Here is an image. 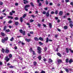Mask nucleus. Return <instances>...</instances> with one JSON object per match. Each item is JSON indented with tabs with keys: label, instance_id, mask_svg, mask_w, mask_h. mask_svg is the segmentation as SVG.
<instances>
[{
	"label": "nucleus",
	"instance_id": "nucleus-1",
	"mask_svg": "<svg viewBox=\"0 0 73 73\" xmlns=\"http://www.w3.org/2000/svg\"><path fill=\"white\" fill-rule=\"evenodd\" d=\"M8 37H6V38H4V39H2L1 42L3 43H4L5 41H8Z\"/></svg>",
	"mask_w": 73,
	"mask_h": 73
},
{
	"label": "nucleus",
	"instance_id": "nucleus-2",
	"mask_svg": "<svg viewBox=\"0 0 73 73\" xmlns=\"http://www.w3.org/2000/svg\"><path fill=\"white\" fill-rule=\"evenodd\" d=\"M38 50L37 52L38 54H41V48L40 47H38L37 48Z\"/></svg>",
	"mask_w": 73,
	"mask_h": 73
},
{
	"label": "nucleus",
	"instance_id": "nucleus-3",
	"mask_svg": "<svg viewBox=\"0 0 73 73\" xmlns=\"http://www.w3.org/2000/svg\"><path fill=\"white\" fill-rule=\"evenodd\" d=\"M19 32L21 33H22L23 36L25 35V31H23V30H19Z\"/></svg>",
	"mask_w": 73,
	"mask_h": 73
},
{
	"label": "nucleus",
	"instance_id": "nucleus-4",
	"mask_svg": "<svg viewBox=\"0 0 73 73\" xmlns=\"http://www.w3.org/2000/svg\"><path fill=\"white\" fill-rule=\"evenodd\" d=\"M5 60H6V62H8V61L10 60V58H8V56H7L5 58Z\"/></svg>",
	"mask_w": 73,
	"mask_h": 73
},
{
	"label": "nucleus",
	"instance_id": "nucleus-5",
	"mask_svg": "<svg viewBox=\"0 0 73 73\" xmlns=\"http://www.w3.org/2000/svg\"><path fill=\"white\" fill-rule=\"evenodd\" d=\"M7 49L8 48L7 47L6 49L5 50V53H7V54H8V53H9V50Z\"/></svg>",
	"mask_w": 73,
	"mask_h": 73
},
{
	"label": "nucleus",
	"instance_id": "nucleus-6",
	"mask_svg": "<svg viewBox=\"0 0 73 73\" xmlns=\"http://www.w3.org/2000/svg\"><path fill=\"white\" fill-rule=\"evenodd\" d=\"M25 41H27L28 42H29L31 41V40L30 39H28L27 38H26L25 39Z\"/></svg>",
	"mask_w": 73,
	"mask_h": 73
},
{
	"label": "nucleus",
	"instance_id": "nucleus-7",
	"mask_svg": "<svg viewBox=\"0 0 73 73\" xmlns=\"http://www.w3.org/2000/svg\"><path fill=\"white\" fill-rule=\"evenodd\" d=\"M63 14V12L62 11H59V15L60 16H62Z\"/></svg>",
	"mask_w": 73,
	"mask_h": 73
},
{
	"label": "nucleus",
	"instance_id": "nucleus-8",
	"mask_svg": "<svg viewBox=\"0 0 73 73\" xmlns=\"http://www.w3.org/2000/svg\"><path fill=\"white\" fill-rule=\"evenodd\" d=\"M34 66H36L37 65V62L36 61H34L33 62Z\"/></svg>",
	"mask_w": 73,
	"mask_h": 73
},
{
	"label": "nucleus",
	"instance_id": "nucleus-9",
	"mask_svg": "<svg viewBox=\"0 0 73 73\" xmlns=\"http://www.w3.org/2000/svg\"><path fill=\"white\" fill-rule=\"evenodd\" d=\"M23 0V1H24V2H23V3L25 4H26V3H28V1H26V0Z\"/></svg>",
	"mask_w": 73,
	"mask_h": 73
},
{
	"label": "nucleus",
	"instance_id": "nucleus-10",
	"mask_svg": "<svg viewBox=\"0 0 73 73\" xmlns=\"http://www.w3.org/2000/svg\"><path fill=\"white\" fill-rule=\"evenodd\" d=\"M38 58L39 59V61H40L41 60V58H42L41 57V56H38Z\"/></svg>",
	"mask_w": 73,
	"mask_h": 73
},
{
	"label": "nucleus",
	"instance_id": "nucleus-11",
	"mask_svg": "<svg viewBox=\"0 0 73 73\" xmlns=\"http://www.w3.org/2000/svg\"><path fill=\"white\" fill-rule=\"evenodd\" d=\"M34 39L35 41H39V40L38 38H37V37H35L34 38Z\"/></svg>",
	"mask_w": 73,
	"mask_h": 73
},
{
	"label": "nucleus",
	"instance_id": "nucleus-12",
	"mask_svg": "<svg viewBox=\"0 0 73 73\" xmlns=\"http://www.w3.org/2000/svg\"><path fill=\"white\" fill-rule=\"evenodd\" d=\"M48 26L50 28H52V24H51V23H49Z\"/></svg>",
	"mask_w": 73,
	"mask_h": 73
},
{
	"label": "nucleus",
	"instance_id": "nucleus-13",
	"mask_svg": "<svg viewBox=\"0 0 73 73\" xmlns=\"http://www.w3.org/2000/svg\"><path fill=\"white\" fill-rule=\"evenodd\" d=\"M66 52L67 53H69V49L68 48H66Z\"/></svg>",
	"mask_w": 73,
	"mask_h": 73
},
{
	"label": "nucleus",
	"instance_id": "nucleus-14",
	"mask_svg": "<svg viewBox=\"0 0 73 73\" xmlns=\"http://www.w3.org/2000/svg\"><path fill=\"white\" fill-rule=\"evenodd\" d=\"M29 7H30V5H26L25 6V8H29Z\"/></svg>",
	"mask_w": 73,
	"mask_h": 73
},
{
	"label": "nucleus",
	"instance_id": "nucleus-15",
	"mask_svg": "<svg viewBox=\"0 0 73 73\" xmlns=\"http://www.w3.org/2000/svg\"><path fill=\"white\" fill-rule=\"evenodd\" d=\"M49 13L48 12L46 13V17H49Z\"/></svg>",
	"mask_w": 73,
	"mask_h": 73
},
{
	"label": "nucleus",
	"instance_id": "nucleus-16",
	"mask_svg": "<svg viewBox=\"0 0 73 73\" xmlns=\"http://www.w3.org/2000/svg\"><path fill=\"white\" fill-rule=\"evenodd\" d=\"M57 55L58 56H59V57H61V54L60 53H57Z\"/></svg>",
	"mask_w": 73,
	"mask_h": 73
},
{
	"label": "nucleus",
	"instance_id": "nucleus-17",
	"mask_svg": "<svg viewBox=\"0 0 73 73\" xmlns=\"http://www.w3.org/2000/svg\"><path fill=\"white\" fill-rule=\"evenodd\" d=\"M57 61L58 62V63L62 62V60H61L60 59H58L57 60Z\"/></svg>",
	"mask_w": 73,
	"mask_h": 73
},
{
	"label": "nucleus",
	"instance_id": "nucleus-18",
	"mask_svg": "<svg viewBox=\"0 0 73 73\" xmlns=\"http://www.w3.org/2000/svg\"><path fill=\"white\" fill-rule=\"evenodd\" d=\"M39 40H40V41H43L44 40V39L41 37H40L39 38Z\"/></svg>",
	"mask_w": 73,
	"mask_h": 73
},
{
	"label": "nucleus",
	"instance_id": "nucleus-19",
	"mask_svg": "<svg viewBox=\"0 0 73 73\" xmlns=\"http://www.w3.org/2000/svg\"><path fill=\"white\" fill-rule=\"evenodd\" d=\"M49 38L48 37L47 38L46 41V43H48V42H49Z\"/></svg>",
	"mask_w": 73,
	"mask_h": 73
},
{
	"label": "nucleus",
	"instance_id": "nucleus-20",
	"mask_svg": "<svg viewBox=\"0 0 73 73\" xmlns=\"http://www.w3.org/2000/svg\"><path fill=\"white\" fill-rule=\"evenodd\" d=\"M5 32H11V31H10V30H9V29L6 30Z\"/></svg>",
	"mask_w": 73,
	"mask_h": 73
},
{
	"label": "nucleus",
	"instance_id": "nucleus-21",
	"mask_svg": "<svg viewBox=\"0 0 73 73\" xmlns=\"http://www.w3.org/2000/svg\"><path fill=\"white\" fill-rule=\"evenodd\" d=\"M1 35L2 36H3V37H4L5 36V34L3 32H1Z\"/></svg>",
	"mask_w": 73,
	"mask_h": 73
},
{
	"label": "nucleus",
	"instance_id": "nucleus-22",
	"mask_svg": "<svg viewBox=\"0 0 73 73\" xmlns=\"http://www.w3.org/2000/svg\"><path fill=\"white\" fill-rule=\"evenodd\" d=\"M69 64H71L72 62V59H70L68 61Z\"/></svg>",
	"mask_w": 73,
	"mask_h": 73
},
{
	"label": "nucleus",
	"instance_id": "nucleus-23",
	"mask_svg": "<svg viewBox=\"0 0 73 73\" xmlns=\"http://www.w3.org/2000/svg\"><path fill=\"white\" fill-rule=\"evenodd\" d=\"M19 24V22L17 21L15 22V25H18Z\"/></svg>",
	"mask_w": 73,
	"mask_h": 73
},
{
	"label": "nucleus",
	"instance_id": "nucleus-24",
	"mask_svg": "<svg viewBox=\"0 0 73 73\" xmlns=\"http://www.w3.org/2000/svg\"><path fill=\"white\" fill-rule=\"evenodd\" d=\"M64 29L65 30L67 29L68 28V27L67 26H64Z\"/></svg>",
	"mask_w": 73,
	"mask_h": 73
},
{
	"label": "nucleus",
	"instance_id": "nucleus-25",
	"mask_svg": "<svg viewBox=\"0 0 73 73\" xmlns=\"http://www.w3.org/2000/svg\"><path fill=\"white\" fill-rule=\"evenodd\" d=\"M30 4L32 7H35V5H33V3L32 2H31L30 3Z\"/></svg>",
	"mask_w": 73,
	"mask_h": 73
},
{
	"label": "nucleus",
	"instance_id": "nucleus-26",
	"mask_svg": "<svg viewBox=\"0 0 73 73\" xmlns=\"http://www.w3.org/2000/svg\"><path fill=\"white\" fill-rule=\"evenodd\" d=\"M8 17L9 19H13V17L11 16H8Z\"/></svg>",
	"mask_w": 73,
	"mask_h": 73
},
{
	"label": "nucleus",
	"instance_id": "nucleus-27",
	"mask_svg": "<svg viewBox=\"0 0 73 73\" xmlns=\"http://www.w3.org/2000/svg\"><path fill=\"white\" fill-rule=\"evenodd\" d=\"M20 21L21 23H22L23 21V17H21L20 18Z\"/></svg>",
	"mask_w": 73,
	"mask_h": 73
},
{
	"label": "nucleus",
	"instance_id": "nucleus-28",
	"mask_svg": "<svg viewBox=\"0 0 73 73\" xmlns=\"http://www.w3.org/2000/svg\"><path fill=\"white\" fill-rule=\"evenodd\" d=\"M7 28V26H5L4 27L3 31H5Z\"/></svg>",
	"mask_w": 73,
	"mask_h": 73
},
{
	"label": "nucleus",
	"instance_id": "nucleus-29",
	"mask_svg": "<svg viewBox=\"0 0 73 73\" xmlns=\"http://www.w3.org/2000/svg\"><path fill=\"white\" fill-rule=\"evenodd\" d=\"M58 11L56 10L55 12V13L56 15H57L58 14Z\"/></svg>",
	"mask_w": 73,
	"mask_h": 73
},
{
	"label": "nucleus",
	"instance_id": "nucleus-30",
	"mask_svg": "<svg viewBox=\"0 0 73 73\" xmlns=\"http://www.w3.org/2000/svg\"><path fill=\"white\" fill-rule=\"evenodd\" d=\"M49 60V61L50 62H53V60H52V59L50 58H49L48 59Z\"/></svg>",
	"mask_w": 73,
	"mask_h": 73
},
{
	"label": "nucleus",
	"instance_id": "nucleus-31",
	"mask_svg": "<svg viewBox=\"0 0 73 73\" xmlns=\"http://www.w3.org/2000/svg\"><path fill=\"white\" fill-rule=\"evenodd\" d=\"M68 62H69V59L67 58L66 60V63H68Z\"/></svg>",
	"mask_w": 73,
	"mask_h": 73
},
{
	"label": "nucleus",
	"instance_id": "nucleus-32",
	"mask_svg": "<svg viewBox=\"0 0 73 73\" xmlns=\"http://www.w3.org/2000/svg\"><path fill=\"white\" fill-rule=\"evenodd\" d=\"M69 50L70 51V52L72 53H73V50H72L70 48L69 49Z\"/></svg>",
	"mask_w": 73,
	"mask_h": 73
},
{
	"label": "nucleus",
	"instance_id": "nucleus-33",
	"mask_svg": "<svg viewBox=\"0 0 73 73\" xmlns=\"http://www.w3.org/2000/svg\"><path fill=\"white\" fill-rule=\"evenodd\" d=\"M30 52H33V50L32 49V48H30Z\"/></svg>",
	"mask_w": 73,
	"mask_h": 73
},
{
	"label": "nucleus",
	"instance_id": "nucleus-34",
	"mask_svg": "<svg viewBox=\"0 0 73 73\" xmlns=\"http://www.w3.org/2000/svg\"><path fill=\"white\" fill-rule=\"evenodd\" d=\"M9 68H11L12 69L13 68H14V66H9Z\"/></svg>",
	"mask_w": 73,
	"mask_h": 73
},
{
	"label": "nucleus",
	"instance_id": "nucleus-35",
	"mask_svg": "<svg viewBox=\"0 0 73 73\" xmlns=\"http://www.w3.org/2000/svg\"><path fill=\"white\" fill-rule=\"evenodd\" d=\"M39 44H40V45H43L44 44L41 42H39Z\"/></svg>",
	"mask_w": 73,
	"mask_h": 73
},
{
	"label": "nucleus",
	"instance_id": "nucleus-36",
	"mask_svg": "<svg viewBox=\"0 0 73 73\" xmlns=\"http://www.w3.org/2000/svg\"><path fill=\"white\" fill-rule=\"evenodd\" d=\"M27 16V14H24L23 16V18H25V17Z\"/></svg>",
	"mask_w": 73,
	"mask_h": 73
},
{
	"label": "nucleus",
	"instance_id": "nucleus-37",
	"mask_svg": "<svg viewBox=\"0 0 73 73\" xmlns=\"http://www.w3.org/2000/svg\"><path fill=\"white\" fill-rule=\"evenodd\" d=\"M14 40V38L13 37H12L10 39V40L11 41H12L13 40Z\"/></svg>",
	"mask_w": 73,
	"mask_h": 73
},
{
	"label": "nucleus",
	"instance_id": "nucleus-38",
	"mask_svg": "<svg viewBox=\"0 0 73 73\" xmlns=\"http://www.w3.org/2000/svg\"><path fill=\"white\" fill-rule=\"evenodd\" d=\"M69 23L70 24H73V21H69Z\"/></svg>",
	"mask_w": 73,
	"mask_h": 73
},
{
	"label": "nucleus",
	"instance_id": "nucleus-39",
	"mask_svg": "<svg viewBox=\"0 0 73 73\" xmlns=\"http://www.w3.org/2000/svg\"><path fill=\"white\" fill-rule=\"evenodd\" d=\"M30 23H33V21H34V20L32 19H31L30 20Z\"/></svg>",
	"mask_w": 73,
	"mask_h": 73
},
{
	"label": "nucleus",
	"instance_id": "nucleus-40",
	"mask_svg": "<svg viewBox=\"0 0 73 73\" xmlns=\"http://www.w3.org/2000/svg\"><path fill=\"white\" fill-rule=\"evenodd\" d=\"M70 26L71 27V28H72L73 27V25L72 24H70Z\"/></svg>",
	"mask_w": 73,
	"mask_h": 73
},
{
	"label": "nucleus",
	"instance_id": "nucleus-41",
	"mask_svg": "<svg viewBox=\"0 0 73 73\" xmlns=\"http://www.w3.org/2000/svg\"><path fill=\"white\" fill-rule=\"evenodd\" d=\"M49 4V2H48V1L46 0V5H48Z\"/></svg>",
	"mask_w": 73,
	"mask_h": 73
},
{
	"label": "nucleus",
	"instance_id": "nucleus-42",
	"mask_svg": "<svg viewBox=\"0 0 73 73\" xmlns=\"http://www.w3.org/2000/svg\"><path fill=\"white\" fill-rule=\"evenodd\" d=\"M15 20H19V18L17 17H15Z\"/></svg>",
	"mask_w": 73,
	"mask_h": 73
},
{
	"label": "nucleus",
	"instance_id": "nucleus-43",
	"mask_svg": "<svg viewBox=\"0 0 73 73\" xmlns=\"http://www.w3.org/2000/svg\"><path fill=\"white\" fill-rule=\"evenodd\" d=\"M2 51L3 52V53H4V51H5V50H4V48H2Z\"/></svg>",
	"mask_w": 73,
	"mask_h": 73
},
{
	"label": "nucleus",
	"instance_id": "nucleus-44",
	"mask_svg": "<svg viewBox=\"0 0 73 73\" xmlns=\"http://www.w3.org/2000/svg\"><path fill=\"white\" fill-rule=\"evenodd\" d=\"M44 50L45 52L46 51V50H47V47H45L44 49Z\"/></svg>",
	"mask_w": 73,
	"mask_h": 73
},
{
	"label": "nucleus",
	"instance_id": "nucleus-45",
	"mask_svg": "<svg viewBox=\"0 0 73 73\" xmlns=\"http://www.w3.org/2000/svg\"><path fill=\"white\" fill-rule=\"evenodd\" d=\"M9 56L10 58H12V54H9Z\"/></svg>",
	"mask_w": 73,
	"mask_h": 73
},
{
	"label": "nucleus",
	"instance_id": "nucleus-46",
	"mask_svg": "<svg viewBox=\"0 0 73 73\" xmlns=\"http://www.w3.org/2000/svg\"><path fill=\"white\" fill-rule=\"evenodd\" d=\"M12 23V21H9L8 22V23H9V24H11Z\"/></svg>",
	"mask_w": 73,
	"mask_h": 73
},
{
	"label": "nucleus",
	"instance_id": "nucleus-47",
	"mask_svg": "<svg viewBox=\"0 0 73 73\" xmlns=\"http://www.w3.org/2000/svg\"><path fill=\"white\" fill-rule=\"evenodd\" d=\"M42 5V4H41V3H39L38 4V6L39 7H40V6H41Z\"/></svg>",
	"mask_w": 73,
	"mask_h": 73
},
{
	"label": "nucleus",
	"instance_id": "nucleus-48",
	"mask_svg": "<svg viewBox=\"0 0 73 73\" xmlns=\"http://www.w3.org/2000/svg\"><path fill=\"white\" fill-rule=\"evenodd\" d=\"M41 73H45V72L44 70H42Z\"/></svg>",
	"mask_w": 73,
	"mask_h": 73
},
{
	"label": "nucleus",
	"instance_id": "nucleus-49",
	"mask_svg": "<svg viewBox=\"0 0 73 73\" xmlns=\"http://www.w3.org/2000/svg\"><path fill=\"white\" fill-rule=\"evenodd\" d=\"M65 70L66 72H69V70H68V69L66 68L65 69Z\"/></svg>",
	"mask_w": 73,
	"mask_h": 73
},
{
	"label": "nucleus",
	"instance_id": "nucleus-50",
	"mask_svg": "<svg viewBox=\"0 0 73 73\" xmlns=\"http://www.w3.org/2000/svg\"><path fill=\"white\" fill-rule=\"evenodd\" d=\"M9 14L10 15H11V16H12V15H13V13H12L10 12L9 13Z\"/></svg>",
	"mask_w": 73,
	"mask_h": 73
},
{
	"label": "nucleus",
	"instance_id": "nucleus-51",
	"mask_svg": "<svg viewBox=\"0 0 73 73\" xmlns=\"http://www.w3.org/2000/svg\"><path fill=\"white\" fill-rule=\"evenodd\" d=\"M3 4V3L2 2H0V5H2Z\"/></svg>",
	"mask_w": 73,
	"mask_h": 73
},
{
	"label": "nucleus",
	"instance_id": "nucleus-52",
	"mask_svg": "<svg viewBox=\"0 0 73 73\" xmlns=\"http://www.w3.org/2000/svg\"><path fill=\"white\" fill-rule=\"evenodd\" d=\"M30 34H31L32 35H33V34L34 33H33V31H30Z\"/></svg>",
	"mask_w": 73,
	"mask_h": 73
},
{
	"label": "nucleus",
	"instance_id": "nucleus-53",
	"mask_svg": "<svg viewBox=\"0 0 73 73\" xmlns=\"http://www.w3.org/2000/svg\"><path fill=\"white\" fill-rule=\"evenodd\" d=\"M51 14H54V12L53 11H52L51 12Z\"/></svg>",
	"mask_w": 73,
	"mask_h": 73
},
{
	"label": "nucleus",
	"instance_id": "nucleus-54",
	"mask_svg": "<svg viewBox=\"0 0 73 73\" xmlns=\"http://www.w3.org/2000/svg\"><path fill=\"white\" fill-rule=\"evenodd\" d=\"M42 13H43V14H44V15H45V14H46V12L45 11H43L42 12Z\"/></svg>",
	"mask_w": 73,
	"mask_h": 73
},
{
	"label": "nucleus",
	"instance_id": "nucleus-55",
	"mask_svg": "<svg viewBox=\"0 0 73 73\" xmlns=\"http://www.w3.org/2000/svg\"><path fill=\"white\" fill-rule=\"evenodd\" d=\"M57 37H58V35H55V37L56 38H57Z\"/></svg>",
	"mask_w": 73,
	"mask_h": 73
},
{
	"label": "nucleus",
	"instance_id": "nucleus-56",
	"mask_svg": "<svg viewBox=\"0 0 73 73\" xmlns=\"http://www.w3.org/2000/svg\"><path fill=\"white\" fill-rule=\"evenodd\" d=\"M38 27H41V25L40 24L38 23Z\"/></svg>",
	"mask_w": 73,
	"mask_h": 73
},
{
	"label": "nucleus",
	"instance_id": "nucleus-57",
	"mask_svg": "<svg viewBox=\"0 0 73 73\" xmlns=\"http://www.w3.org/2000/svg\"><path fill=\"white\" fill-rule=\"evenodd\" d=\"M67 20H68L69 21H70L71 20V19L70 18H69L67 19Z\"/></svg>",
	"mask_w": 73,
	"mask_h": 73
},
{
	"label": "nucleus",
	"instance_id": "nucleus-58",
	"mask_svg": "<svg viewBox=\"0 0 73 73\" xmlns=\"http://www.w3.org/2000/svg\"><path fill=\"white\" fill-rule=\"evenodd\" d=\"M31 17H33V18H34L35 17V16L34 15H31Z\"/></svg>",
	"mask_w": 73,
	"mask_h": 73
},
{
	"label": "nucleus",
	"instance_id": "nucleus-59",
	"mask_svg": "<svg viewBox=\"0 0 73 73\" xmlns=\"http://www.w3.org/2000/svg\"><path fill=\"white\" fill-rule=\"evenodd\" d=\"M43 60L44 62H45V61H46V59L45 58L43 59Z\"/></svg>",
	"mask_w": 73,
	"mask_h": 73
},
{
	"label": "nucleus",
	"instance_id": "nucleus-60",
	"mask_svg": "<svg viewBox=\"0 0 73 73\" xmlns=\"http://www.w3.org/2000/svg\"><path fill=\"white\" fill-rule=\"evenodd\" d=\"M44 9L46 11H47V10H48V8L47 7H45L44 8Z\"/></svg>",
	"mask_w": 73,
	"mask_h": 73
},
{
	"label": "nucleus",
	"instance_id": "nucleus-61",
	"mask_svg": "<svg viewBox=\"0 0 73 73\" xmlns=\"http://www.w3.org/2000/svg\"><path fill=\"white\" fill-rule=\"evenodd\" d=\"M65 1L66 3H68L69 1V0H65Z\"/></svg>",
	"mask_w": 73,
	"mask_h": 73
},
{
	"label": "nucleus",
	"instance_id": "nucleus-62",
	"mask_svg": "<svg viewBox=\"0 0 73 73\" xmlns=\"http://www.w3.org/2000/svg\"><path fill=\"white\" fill-rule=\"evenodd\" d=\"M25 9L26 11H28V9H27V8H25Z\"/></svg>",
	"mask_w": 73,
	"mask_h": 73
},
{
	"label": "nucleus",
	"instance_id": "nucleus-63",
	"mask_svg": "<svg viewBox=\"0 0 73 73\" xmlns=\"http://www.w3.org/2000/svg\"><path fill=\"white\" fill-rule=\"evenodd\" d=\"M19 4L17 3H15V5H16V6H17Z\"/></svg>",
	"mask_w": 73,
	"mask_h": 73
},
{
	"label": "nucleus",
	"instance_id": "nucleus-64",
	"mask_svg": "<svg viewBox=\"0 0 73 73\" xmlns=\"http://www.w3.org/2000/svg\"><path fill=\"white\" fill-rule=\"evenodd\" d=\"M49 4L50 5H53V3H50Z\"/></svg>",
	"mask_w": 73,
	"mask_h": 73
}]
</instances>
